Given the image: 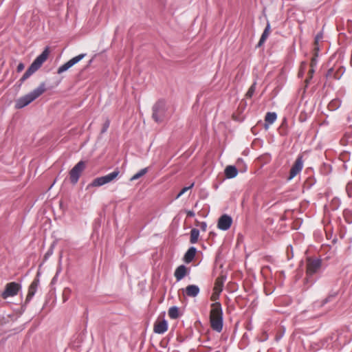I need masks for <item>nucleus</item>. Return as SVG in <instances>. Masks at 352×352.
<instances>
[{
	"instance_id": "1",
	"label": "nucleus",
	"mask_w": 352,
	"mask_h": 352,
	"mask_svg": "<svg viewBox=\"0 0 352 352\" xmlns=\"http://www.w3.org/2000/svg\"><path fill=\"white\" fill-rule=\"evenodd\" d=\"M210 322L211 328L220 333L223 329V311L221 305L219 302H214L211 305V310L210 312Z\"/></svg>"
},
{
	"instance_id": "2",
	"label": "nucleus",
	"mask_w": 352,
	"mask_h": 352,
	"mask_svg": "<svg viewBox=\"0 0 352 352\" xmlns=\"http://www.w3.org/2000/svg\"><path fill=\"white\" fill-rule=\"evenodd\" d=\"M45 90V83L41 82L39 86L32 91L18 98L15 102V108L19 109L26 107L42 95Z\"/></svg>"
},
{
	"instance_id": "3",
	"label": "nucleus",
	"mask_w": 352,
	"mask_h": 352,
	"mask_svg": "<svg viewBox=\"0 0 352 352\" xmlns=\"http://www.w3.org/2000/svg\"><path fill=\"white\" fill-rule=\"evenodd\" d=\"M49 55L48 48H45V50L38 56L36 59L33 61L29 68L24 73L21 78L20 79L21 84L27 80L30 76H32L35 72H36L43 65V63L47 60Z\"/></svg>"
},
{
	"instance_id": "4",
	"label": "nucleus",
	"mask_w": 352,
	"mask_h": 352,
	"mask_svg": "<svg viewBox=\"0 0 352 352\" xmlns=\"http://www.w3.org/2000/svg\"><path fill=\"white\" fill-rule=\"evenodd\" d=\"M166 106L164 100H158L153 107V119L157 123L162 122L166 118Z\"/></svg>"
},
{
	"instance_id": "5",
	"label": "nucleus",
	"mask_w": 352,
	"mask_h": 352,
	"mask_svg": "<svg viewBox=\"0 0 352 352\" xmlns=\"http://www.w3.org/2000/svg\"><path fill=\"white\" fill-rule=\"evenodd\" d=\"M120 172L118 168H116L113 172L102 177H97L94 179L91 184L87 186V188L89 187H99L106 184L110 183L115 180Z\"/></svg>"
},
{
	"instance_id": "6",
	"label": "nucleus",
	"mask_w": 352,
	"mask_h": 352,
	"mask_svg": "<svg viewBox=\"0 0 352 352\" xmlns=\"http://www.w3.org/2000/svg\"><path fill=\"white\" fill-rule=\"evenodd\" d=\"M21 288V285L18 283L11 282L7 283L5 287V290L1 293V296L3 299H7L9 297H13L17 295Z\"/></svg>"
},
{
	"instance_id": "7",
	"label": "nucleus",
	"mask_w": 352,
	"mask_h": 352,
	"mask_svg": "<svg viewBox=\"0 0 352 352\" xmlns=\"http://www.w3.org/2000/svg\"><path fill=\"white\" fill-rule=\"evenodd\" d=\"M85 168V163L83 161L78 162L69 172V177L71 182L74 184H76L81 175V173Z\"/></svg>"
},
{
	"instance_id": "8",
	"label": "nucleus",
	"mask_w": 352,
	"mask_h": 352,
	"mask_svg": "<svg viewBox=\"0 0 352 352\" xmlns=\"http://www.w3.org/2000/svg\"><path fill=\"white\" fill-rule=\"evenodd\" d=\"M322 261L319 258H308L307 261V275L311 276L317 273L321 267Z\"/></svg>"
},
{
	"instance_id": "9",
	"label": "nucleus",
	"mask_w": 352,
	"mask_h": 352,
	"mask_svg": "<svg viewBox=\"0 0 352 352\" xmlns=\"http://www.w3.org/2000/svg\"><path fill=\"white\" fill-rule=\"evenodd\" d=\"M86 56V54H80L72 59H70L69 61L61 65L58 67L57 70V74H60L67 70H68L70 67L74 66L75 64L78 63L79 61H80L85 56Z\"/></svg>"
},
{
	"instance_id": "10",
	"label": "nucleus",
	"mask_w": 352,
	"mask_h": 352,
	"mask_svg": "<svg viewBox=\"0 0 352 352\" xmlns=\"http://www.w3.org/2000/svg\"><path fill=\"white\" fill-rule=\"evenodd\" d=\"M303 168V160L302 156L299 155L296 160L294 165L290 169L289 176L288 177L289 180L292 179L294 177H296L302 169Z\"/></svg>"
},
{
	"instance_id": "11",
	"label": "nucleus",
	"mask_w": 352,
	"mask_h": 352,
	"mask_svg": "<svg viewBox=\"0 0 352 352\" xmlns=\"http://www.w3.org/2000/svg\"><path fill=\"white\" fill-rule=\"evenodd\" d=\"M232 223V219L230 216L228 214H223L219 219L217 227L219 229L226 231L230 228Z\"/></svg>"
},
{
	"instance_id": "12",
	"label": "nucleus",
	"mask_w": 352,
	"mask_h": 352,
	"mask_svg": "<svg viewBox=\"0 0 352 352\" xmlns=\"http://www.w3.org/2000/svg\"><path fill=\"white\" fill-rule=\"evenodd\" d=\"M168 322L165 319L157 320L153 325V331L157 334H163L168 330Z\"/></svg>"
},
{
	"instance_id": "13",
	"label": "nucleus",
	"mask_w": 352,
	"mask_h": 352,
	"mask_svg": "<svg viewBox=\"0 0 352 352\" xmlns=\"http://www.w3.org/2000/svg\"><path fill=\"white\" fill-rule=\"evenodd\" d=\"M39 285V279L38 278H36L32 282L28 288V295L25 301V304H28L34 296L35 293L37 291L38 287Z\"/></svg>"
},
{
	"instance_id": "14",
	"label": "nucleus",
	"mask_w": 352,
	"mask_h": 352,
	"mask_svg": "<svg viewBox=\"0 0 352 352\" xmlns=\"http://www.w3.org/2000/svg\"><path fill=\"white\" fill-rule=\"evenodd\" d=\"M199 292V287L196 285H189L185 289V293L189 297H196Z\"/></svg>"
},
{
	"instance_id": "15",
	"label": "nucleus",
	"mask_w": 352,
	"mask_h": 352,
	"mask_svg": "<svg viewBox=\"0 0 352 352\" xmlns=\"http://www.w3.org/2000/svg\"><path fill=\"white\" fill-rule=\"evenodd\" d=\"M187 274V268L185 265H182L177 267L175 271L174 276L177 281L183 279Z\"/></svg>"
},
{
	"instance_id": "16",
	"label": "nucleus",
	"mask_w": 352,
	"mask_h": 352,
	"mask_svg": "<svg viewBox=\"0 0 352 352\" xmlns=\"http://www.w3.org/2000/svg\"><path fill=\"white\" fill-rule=\"evenodd\" d=\"M197 249L195 247H190L185 253L184 261L186 263H190L195 258Z\"/></svg>"
},
{
	"instance_id": "17",
	"label": "nucleus",
	"mask_w": 352,
	"mask_h": 352,
	"mask_svg": "<svg viewBox=\"0 0 352 352\" xmlns=\"http://www.w3.org/2000/svg\"><path fill=\"white\" fill-rule=\"evenodd\" d=\"M225 175L228 179L235 177L238 174V170L234 166H227L224 170Z\"/></svg>"
},
{
	"instance_id": "18",
	"label": "nucleus",
	"mask_w": 352,
	"mask_h": 352,
	"mask_svg": "<svg viewBox=\"0 0 352 352\" xmlns=\"http://www.w3.org/2000/svg\"><path fill=\"white\" fill-rule=\"evenodd\" d=\"M270 33V24L267 22L266 27L260 38V40L257 44V47H260L263 45V44L265 42L266 39L269 36Z\"/></svg>"
},
{
	"instance_id": "19",
	"label": "nucleus",
	"mask_w": 352,
	"mask_h": 352,
	"mask_svg": "<svg viewBox=\"0 0 352 352\" xmlns=\"http://www.w3.org/2000/svg\"><path fill=\"white\" fill-rule=\"evenodd\" d=\"M276 118H277V115L276 113H274V112L267 113L265 118V128H267V123L269 124H272L276 121Z\"/></svg>"
},
{
	"instance_id": "20",
	"label": "nucleus",
	"mask_w": 352,
	"mask_h": 352,
	"mask_svg": "<svg viewBox=\"0 0 352 352\" xmlns=\"http://www.w3.org/2000/svg\"><path fill=\"white\" fill-rule=\"evenodd\" d=\"M168 314L171 319H177L179 316V308L176 306L170 307Z\"/></svg>"
},
{
	"instance_id": "21",
	"label": "nucleus",
	"mask_w": 352,
	"mask_h": 352,
	"mask_svg": "<svg viewBox=\"0 0 352 352\" xmlns=\"http://www.w3.org/2000/svg\"><path fill=\"white\" fill-rule=\"evenodd\" d=\"M199 236V231L196 228H193L190 231V242L191 243H196L198 241V238Z\"/></svg>"
},
{
	"instance_id": "22",
	"label": "nucleus",
	"mask_w": 352,
	"mask_h": 352,
	"mask_svg": "<svg viewBox=\"0 0 352 352\" xmlns=\"http://www.w3.org/2000/svg\"><path fill=\"white\" fill-rule=\"evenodd\" d=\"M223 280L221 278L219 277L215 280L214 289L216 293H220L223 289Z\"/></svg>"
},
{
	"instance_id": "23",
	"label": "nucleus",
	"mask_w": 352,
	"mask_h": 352,
	"mask_svg": "<svg viewBox=\"0 0 352 352\" xmlns=\"http://www.w3.org/2000/svg\"><path fill=\"white\" fill-rule=\"evenodd\" d=\"M148 168H144L141 169L131 178V181L138 179L141 177L144 176L148 172Z\"/></svg>"
},
{
	"instance_id": "24",
	"label": "nucleus",
	"mask_w": 352,
	"mask_h": 352,
	"mask_svg": "<svg viewBox=\"0 0 352 352\" xmlns=\"http://www.w3.org/2000/svg\"><path fill=\"white\" fill-rule=\"evenodd\" d=\"M71 293H72V289L69 287H65L63 289V302H65L69 299Z\"/></svg>"
},
{
	"instance_id": "25",
	"label": "nucleus",
	"mask_w": 352,
	"mask_h": 352,
	"mask_svg": "<svg viewBox=\"0 0 352 352\" xmlns=\"http://www.w3.org/2000/svg\"><path fill=\"white\" fill-rule=\"evenodd\" d=\"M256 89V82H254L251 87L249 88L248 92L246 93V97L251 98Z\"/></svg>"
},
{
	"instance_id": "26",
	"label": "nucleus",
	"mask_w": 352,
	"mask_h": 352,
	"mask_svg": "<svg viewBox=\"0 0 352 352\" xmlns=\"http://www.w3.org/2000/svg\"><path fill=\"white\" fill-rule=\"evenodd\" d=\"M340 105V102L338 100H335L329 103V107L332 109H337Z\"/></svg>"
},
{
	"instance_id": "27",
	"label": "nucleus",
	"mask_w": 352,
	"mask_h": 352,
	"mask_svg": "<svg viewBox=\"0 0 352 352\" xmlns=\"http://www.w3.org/2000/svg\"><path fill=\"white\" fill-rule=\"evenodd\" d=\"M109 125H110V120L108 118H107L104 123L103 124V126H102V128L101 130V133H105L107 131L108 128L109 127Z\"/></svg>"
},
{
	"instance_id": "28",
	"label": "nucleus",
	"mask_w": 352,
	"mask_h": 352,
	"mask_svg": "<svg viewBox=\"0 0 352 352\" xmlns=\"http://www.w3.org/2000/svg\"><path fill=\"white\" fill-rule=\"evenodd\" d=\"M193 186H194V183L191 184V185L188 187H184V188H182V190L179 192V193L177 195V198L179 197L183 194H184L187 190L192 188L193 187Z\"/></svg>"
},
{
	"instance_id": "29",
	"label": "nucleus",
	"mask_w": 352,
	"mask_h": 352,
	"mask_svg": "<svg viewBox=\"0 0 352 352\" xmlns=\"http://www.w3.org/2000/svg\"><path fill=\"white\" fill-rule=\"evenodd\" d=\"M317 56L318 54H316L314 57H312L310 63V67H315L317 65Z\"/></svg>"
},
{
	"instance_id": "30",
	"label": "nucleus",
	"mask_w": 352,
	"mask_h": 352,
	"mask_svg": "<svg viewBox=\"0 0 352 352\" xmlns=\"http://www.w3.org/2000/svg\"><path fill=\"white\" fill-rule=\"evenodd\" d=\"M336 294L335 293V294H332V295H330V296H328L327 298H326L324 300V301H323V303H322V304H323V305H324V304L327 303L328 302H329L332 298H334V297L336 296Z\"/></svg>"
},
{
	"instance_id": "31",
	"label": "nucleus",
	"mask_w": 352,
	"mask_h": 352,
	"mask_svg": "<svg viewBox=\"0 0 352 352\" xmlns=\"http://www.w3.org/2000/svg\"><path fill=\"white\" fill-rule=\"evenodd\" d=\"M24 67H25V66H24L23 63H20L17 66L16 70L18 72H21L22 70H23Z\"/></svg>"
},
{
	"instance_id": "32",
	"label": "nucleus",
	"mask_w": 352,
	"mask_h": 352,
	"mask_svg": "<svg viewBox=\"0 0 352 352\" xmlns=\"http://www.w3.org/2000/svg\"><path fill=\"white\" fill-rule=\"evenodd\" d=\"M200 228H201L202 231L205 232L206 230V228H207V223L206 222H201L200 223Z\"/></svg>"
},
{
	"instance_id": "33",
	"label": "nucleus",
	"mask_w": 352,
	"mask_h": 352,
	"mask_svg": "<svg viewBox=\"0 0 352 352\" xmlns=\"http://www.w3.org/2000/svg\"><path fill=\"white\" fill-rule=\"evenodd\" d=\"M314 72H315L314 67H311L309 71V79H311L312 78V76H313Z\"/></svg>"
},
{
	"instance_id": "34",
	"label": "nucleus",
	"mask_w": 352,
	"mask_h": 352,
	"mask_svg": "<svg viewBox=\"0 0 352 352\" xmlns=\"http://www.w3.org/2000/svg\"><path fill=\"white\" fill-rule=\"evenodd\" d=\"M187 215L188 217H192L195 216V212L193 211L189 210V211L187 212Z\"/></svg>"
},
{
	"instance_id": "35",
	"label": "nucleus",
	"mask_w": 352,
	"mask_h": 352,
	"mask_svg": "<svg viewBox=\"0 0 352 352\" xmlns=\"http://www.w3.org/2000/svg\"><path fill=\"white\" fill-rule=\"evenodd\" d=\"M219 293H217V295L212 294V296H211V300H213V301L216 300V299L219 297Z\"/></svg>"
},
{
	"instance_id": "36",
	"label": "nucleus",
	"mask_w": 352,
	"mask_h": 352,
	"mask_svg": "<svg viewBox=\"0 0 352 352\" xmlns=\"http://www.w3.org/2000/svg\"><path fill=\"white\" fill-rule=\"evenodd\" d=\"M322 36H319L318 35L316 37V42H317L320 38H321Z\"/></svg>"
}]
</instances>
